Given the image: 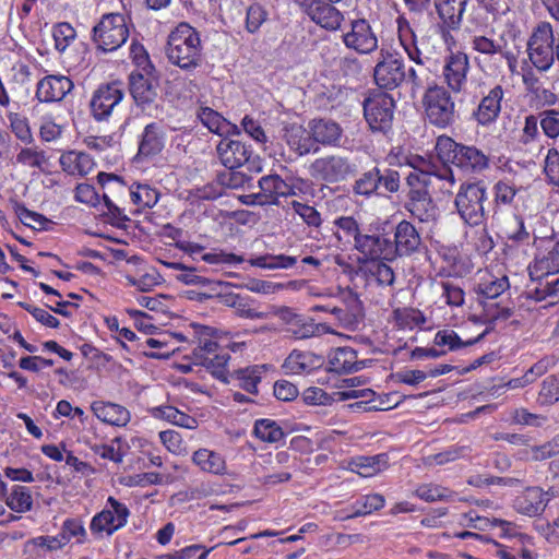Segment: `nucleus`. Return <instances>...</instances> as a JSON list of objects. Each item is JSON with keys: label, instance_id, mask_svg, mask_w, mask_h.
Segmentation results:
<instances>
[{"label": "nucleus", "instance_id": "obj_1", "mask_svg": "<svg viewBox=\"0 0 559 559\" xmlns=\"http://www.w3.org/2000/svg\"><path fill=\"white\" fill-rule=\"evenodd\" d=\"M420 164V167H415L406 177L409 192L405 209L419 222L433 223L439 217V209L430 195L429 188L440 181V190L451 193L456 180L452 168L444 163L432 164L421 159Z\"/></svg>", "mask_w": 559, "mask_h": 559}, {"label": "nucleus", "instance_id": "obj_2", "mask_svg": "<svg viewBox=\"0 0 559 559\" xmlns=\"http://www.w3.org/2000/svg\"><path fill=\"white\" fill-rule=\"evenodd\" d=\"M201 39L189 24L180 23L168 36L166 55L169 61L183 70L201 64Z\"/></svg>", "mask_w": 559, "mask_h": 559}, {"label": "nucleus", "instance_id": "obj_3", "mask_svg": "<svg viewBox=\"0 0 559 559\" xmlns=\"http://www.w3.org/2000/svg\"><path fill=\"white\" fill-rule=\"evenodd\" d=\"M487 199V187L483 180L466 181L461 183L454 197V207L466 225L479 226L487 218V211L484 206Z\"/></svg>", "mask_w": 559, "mask_h": 559}, {"label": "nucleus", "instance_id": "obj_4", "mask_svg": "<svg viewBox=\"0 0 559 559\" xmlns=\"http://www.w3.org/2000/svg\"><path fill=\"white\" fill-rule=\"evenodd\" d=\"M527 53L532 64L538 71H547L556 58V37L549 22H539L527 41Z\"/></svg>", "mask_w": 559, "mask_h": 559}, {"label": "nucleus", "instance_id": "obj_5", "mask_svg": "<svg viewBox=\"0 0 559 559\" xmlns=\"http://www.w3.org/2000/svg\"><path fill=\"white\" fill-rule=\"evenodd\" d=\"M355 171L356 165L348 156L342 154H326L309 165V175L326 183L344 181Z\"/></svg>", "mask_w": 559, "mask_h": 559}, {"label": "nucleus", "instance_id": "obj_6", "mask_svg": "<svg viewBox=\"0 0 559 559\" xmlns=\"http://www.w3.org/2000/svg\"><path fill=\"white\" fill-rule=\"evenodd\" d=\"M424 105L428 121L436 127L447 128L456 119L455 104L442 86L428 88L424 96Z\"/></svg>", "mask_w": 559, "mask_h": 559}, {"label": "nucleus", "instance_id": "obj_7", "mask_svg": "<svg viewBox=\"0 0 559 559\" xmlns=\"http://www.w3.org/2000/svg\"><path fill=\"white\" fill-rule=\"evenodd\" d=\"M129 29L126 19L119 13L105 14L93 28V40L103 51H114L126 43Z\"/></svg>", "mask_w": 559, "mask_h": 559}, {"label": "nucleus", "instance_id": "obj_8", "mask_svg": "<svg viewBox=\"0 0 559 559\" xmlns=\"http://www.w3.org/2000/svg\"><path fill=\"white\" fill-rule=\"evenodd\" d=\"M395 103L391 95L378 92L364 102V115L372 131L391 129Z\"/></svg>", "mask_w": 559, "mask_h": 559}, {"label": "nucleus", "instance_id": "obj_9", "mask_svg": "<svg viewBox=\"0 0 559 559\" xmlns=\"http://www.w3.org/2000/svg\"><path fill=\"white\" fill-rule=\"evenodd\" d=\"M373 78L379 87L394 90L405 82V64L401 58L381 49L373 69Z\"/></svg>", "mask_w": 559, "mask_h": 559}, {"label": "nucleus", "instance_id": "obj_10", "mask_svg": "<svg viewBox=\"0 0 559 559\" xmlns=\"http://www.w3.org/2000/svg\"><path fill=\"white\" fill-rule=\"evenodd\" d=\"M423 247L421 237L416 227L408 221L400 222L394 229V240L389 238L391 261L397 257H409Z\"/></svg>", "mask_w": 559, "mask_h": 559}, {"label": "nucleus", "instance_id": "obj_11", "mask_svg": "<svg viewBox=\"0 0 559 559\" xmlns=\"http://www.w3.org/2000/svg\"><path fill=\"white\" fill-rule=\"evenodd\" d=\"M328 0H302L300 7L307 16L326 31H337L343 21V13Z\"/></svg>", "mask_w": 559, "mask_h": 559}, {"label": "nucleus", "instance_id": "obj_12", "mask_svg": "<svg viewBox=\"0 0 559 559\" xmlns=\"http://www.w3.org/2000/svg\"><path fill=\"white\" fill-rule=\"evenodd\" d=\"M107 503L111 509L103 510L97 513L91 521L90 528L93 533L99 534L105 532L111 535L117 530L123 527L130 515L129 509L123 503L109 497Z\"/></svg>", "mask_w": 559, "mask_h": 559}, {"label": "nucleus", "instance_id": "obj_13", "mask_svg": "<svg viewBox=\"0 0 559 559\" xmlns=\"http://www.w3.org/2000/svg\"><path fill=\"white\" fill-rule=\"evenodd\" d=\"M342 38L348 49L360 55L371 53L378 48V38L365 19L353 20L350 31L344 33Z\"/></svg>", "mask_w": 559, "mask_h": 559}, {"label": "nucleus", "instance_id": "obj_14", "mask_svg": "<svg viewBox=\"0 0 559 559\" xmlns=\"http://www.w3.org/2000/svg\"><path fill=\"white\" fill-rule=\"evenodd\" d=\"M158 86V75L153 66L143 67L142 71L132 72L130 75V93L140 106L155 100Z\"/></svg>", "mask_w": 559, "mask_h": 559}, {"label": "nucleus", "instance_id": "obj_15", "mask_svg": "<svg viewBox=\"0 0 559 559\" xmlns=\"http://www.w3.org/2000/svg\"><path fill=\"white\" fill-rule=\"evenodd\" d=\"M533 281L559 272V241L544 239L538 246L534 264L528 267Z\"/></svg>", "mask_w": 559, "mask_h": 559}, {"label": "nucleus", "instance_id": "obj_16", "mask_svg": "<svg viewBox=\"0 0 559 559\" xmlns=\"http://www.w3.org/2000/svg\"><path fill=\"white\" fill-rule=\"evenodd\" d=\"M123 98V91L119 83L100 85L91 99V110L93 117L98 120H106L114 112L115 108Z\"/></svg>", "mask_w": 559, "mask_h": 559}, {"label": "nucleus", "instance_id": "obj_17", "mask_svg": "<svg viewBox=\"0 0 559 559\" xmlns=\"http://www.w3.org/2000/svg\"><path fill=\"white\" fill-rule=\"evenodd\" d=\"M260 192L248 195L252 204L278 205L281 197L294 195V188L285 182L278 175L263 176L259 180Z\"/></svg>", "mask_w": 559, "mask_h": 559}, {"label": "nucleus", "instance_id": "obj_18", "mask_svg": "<svg viewBox=\"0 0 559 559\" xmlns=\"http://www.w3.org/2000/svg\"><path fill=\"white\" fill-rule=\"evenodd\" d=\"M73 87V82L66 75H46L37 83L36 97L41 103L61 102Z\"/></svg>", "mask_w": 559, "mask_h": 559}, {"label": "nucleus", "instance_id": "obj_19", "mask_svg": "<svg viewBox=\"0 0 559 559\" xmlns=\"http://www.w3.org/2000/svg\"><path fill=\"white\" fill-rule=\"evenodd\" d=\"M216 152L221 163L228 169H236L250 163L252 151L239 140L223 138Z\"/></svg>", "mask_w": 559, "mask_h": 559}, {"label": "nucleus", "instance_id": "obj_20", "mask_svg": "<svg viewBox=\"0 0 559 559\" xmlns=\"http://www.w3.org/2000/svg\"><path fill=\"white\" fill-rule=\"evenodd\" d=\"M308 128L314 143L334 147L342 145L343 129L337 122L331 119H312Z\"/></svg>", "mask_w": 559, "mask_h": 559}, {"label": "nucleus", "instance_id": "obj_21", "mask_svg": "<svg viewBox=\"0 0 559 559\" xmlns=\"http://www.w3.org/2000/svg\"><path fill=\"white\" fill-rule=\"evenodd\" d=\"M469 69L468 57L463 52L452 53L445 61L443 76L448 86L455 93L463 90Z\"/></svg>", "mask_w": 559, "mask_h": 559}, {"label": "nucleus", "instance_id": "obj_22", "mask_svg": "<svg viewBox=\"0 0 559 559\" xmlns=\"http://www.w3.org/2000/svg\"><path fill=\"white\" fill-rule=\"evenodd\" d=\"M468 2L469 0H433L442 27L448 31H457Z\"/></svg>", "mask_w": 559, "mask_h": 559}, {"label": "nucleus", "instance_id": "obj_23", "mask_svg": "<svg viewBox=\"0 0 559 559\" xmlns=\"http://www.w3.org/2000/svg\"><path fill=\"white\" fill-rule=\"evenodd\" d=\"M452 164L472 174H479L489 167V157L475 146L462 145L452 156Z\"/></svg>", "mask_w": 559, "mask_h": 559}, {"label": "nucleus", "instance_id": "obj_24", "mask_svg": "<svg viewBox=\"0 0 559 559\" xmlns=\"http://www.w3.org/2000/svg\"><path fill=\"white\" fill-rule=\"evenodd\" d=\"M354 248L372 261L379 259L391 261L389 237L386 235H369L361 233L354 243Z\"/></svg>", "mask_w": 559, "mask_h": 559}, {"label": "nucleus", "instance_id": "obj_25", "mask_svg": "<svg viewBox=\"0 0 559 559\" xmlns=\"http://www.w3.org/2000/svg\"><path fill=\"white\" fill-rule=\"evenodd\" d=\"M502 98L503 88L496 85L489 91L488 95L483 97L477 109L473 112L476 121L481 126L493 122L500 114Z\"/></svg>", "mask_w": 559, "mask_h": 559}, {"label": "nucleus", "instance_id": "obj_26", "mask_svg": "<svg viewBox=\"0 0 559 559\" xmlns=\"http://www.w3.org/2000/svg\"><path fill=\"white\" fill-rule=\"evenodd\" d=\"M323 364L321 356L312 352L294 349L285 359L283 368L287 373L302 374L319 369Z\"/></svg>", "mask_w": 559, "mask_h": 559}, {"label": "nucleus", "instance_id": "obj_27", "mask_svg": "<svg viewBox=\"0 0 559 559\" xmlns=\"http://www.w3.org/2000/svg\"><path fill=\"white\" fill-rule=\"evenodd\" d=\"M91 408L99 420L108 425L123 427L131 419L130 412L119 404L96 401L92 403Z\"/></svg>", "mask_w": 559, "mask_h": 559}, {"label": "nucleus", "instance_id": "obj_28", "mask_svg": "<svg viewBox=\"0 0 559 559\" xmlns=\"http://www.w3.org/2000/svg\"><path fill=\"white\" fill-rule=\"evenodd\" d=\"M547 502V492L539 487H531L515 500V509L522 514L536 516L545 510Z\"/></svg>", "mask_w": 559, "mask_h": 559}, {"label": "nucleus", "instance_id": "obj_29", "mask_svg": "<svg viewBox=\"0 0 559 559\" xmlns=\"http://www.w3.org/2000/svg\"><path fill=\"white\" fill-rule=\"evenodd\" d=\"M1 489L4 495L5 504L16 513H25L33 508V497L31 490L21 485H14L7 490L5 484L1 483Z\"/></svg>", "mask_w": 559, "mask_h": 559}, {"label": "nucleus", "instance_id": "obj_30", "mask_svg": "<svg viewBox=\"0 0 559 559\" xmlns=\"http://www.w3.org/2000/svg\"><path fill=\"white\" fill-rule=\"evenodd\" d=\"M252 301L249 297L239 294L230 293L222 296V304L233 308L238 317L250 320L266 319L269 314L253 308Z\"/></svg>", "mask_w": 559, "mask_h": 559}, {"label": "nucleus", "instance_id": "obj_31", "mask_svg": "<svg viewBox=\"0 0 559 559\" xmlns=\"http://www.w3.org/2000/svg\"><path fill=\"white\" fill-rule=\"evenodd\" d=\"M389 466V455L380 453L372 456H358L350 462V469L362 477H371Z\"/></svg>", "mask_w": 559, "mask_h": 559}, {"label": "nucleus", "instance_id": "obj_32", "mask_svg": "<svg viewBox=\"0 0 559 559\" xmlns=\"http://www.w3.org/2000/svg\"><path fill=\"white\" fill-rule=\"evenodd\" d=\"M330 370L336 373H350L360 369L357 353L350 347H338L329 359Z\"/></svg>", "mask_w": 559, "mask_h": 559}, {"label": "nucleus", "instance_id": "obj_33", "mask_svg": "<svg viewBox=\"0 0 559 559\" xmlns=\"http://www.w3.org/2000/svg\"><path fill=\"white\" fill-rule=\"evenodd\" d=\"M164 147V138L162 128L153 122L144 128L142 140L139 145V155L154 156L162 152Z\"/></svg>", "mask_w": 559, "mask_h": 559}, {"label": "nucleus", "instance_id": "obj_34", "mask_svg": "<svg viewBox=\"0 0 559 559\" xmlns=\"http://www.w3.org/2000/svg\"><path fill=\"white\" fill-rule=\"evenodd\" d=\"M151 415L154 418L164 419L173 425L187 428V429H197L198 420L190 415L180 412L174 406L170 405H162L158 407H154L150 411Z\"/></svg>", "mask_w": 559, "mask_h": 559}, {"label": "nucleus", "instance_id": "obj_35", "mask_svg": "<svg viewBox=\"0 0 559 559\" xmlns=\"http://www.w3.org/2000/svg\"><path fill=\"white\" fill-rule=\"evenodd\" d=\"M192 461L203 472L223 475L226 472V463L224 457L214 451L209 449H199L192 455Z\"/></svg>", "mask_w": 559, "mask_h": 559}, {"label": "nucleus", "instance_id": "obj_36", "mask_svg": "<svg viewBox=\"0 0 559 559\" xmlns=\"http://www.w3.org/2000/svg\"><path fill=\"white\" fill-rule=\"evenodd\" d=\"M60 165L69 175L84 176L92 169V159L82 152L69 151L60 156Z\"/></svg>", "mask_w": 559, "mask_h": 559}, {"label": "nucleus", "instance_id": "obj_37", "mask_svg": "<svg viewBox=\"0 0 559 559\" xmlns=\"http://www.w3.org/2000/svg\"><path fill=\"white\" fill-rule=\"evenodd\" d=\"M264 366H251L235 370L230 378L238 382V385L251 394H258V384L261 382Z\"/></svg>", "mask_w": 559, "mask_h": 559}, {"label": "nucleus", "instance_id": "obj_38", "mask_svg": "<svg viewBox=\"0 0 559 559\" xmlns=\"http://www.w3.org/2000/svg\"><path fill=\"white\" fill-rule=\"evenodd\" d=\"M305 132L301 127L293 126L287 128L285 133L287 144L300 156L319 151V146L311 141V138L305 136Z\"/></svg>", "mask_w": 559, "mask_h": 559}, {"label": "nucleus", "instance_id": "obj_39", "mask_svg": "<svg viewBox=\"0 0 559 559\" xmlns=\"http://www.w3.org/2000/svg\"><path fill=\"white\" fill-rule=\"evenodd\" d=\"M472 48L485 56L493 57L496 55H500L504 57L507 60L513 59V55L510 51H506V43L496 41L492 38L487 36L477 35L472 38L471 41Z\"/></svg>", "mask_w": 559, "mask_h": 559}, {"label": "nucleus", "instance_id": "obj_40", "mask_svg": "<svg viewBox=\"0 0 559 559\" xmlns=\"http://www.w3.org/2000/svg\"><path fill=\"white\" fill-rule=\"evenodd\" d=\"M379 168L373 167L372 169L365 171L353 185V192L356 195L369 198L373 194L380 195L379 192Z\"/></svg>", "mask_w": 559, "mask_h": 559}, {"label": "nucleus", "instance_id": "obj_41", "mask_svg": "<svg viewBox=\"0 0 559 559\" xmlns=\"http://www.w3.org/2000/svg\"><path fill=\"white\" fill-rule=\"evenodd\" d=\"M490 329L491 328H487L486 331L477 338L468 341H462L453 330H441L438 331L435 335V344L437 346H448L449 350H457L460 348L474 345L476 342L483 338V336L488 333Z\"/></svg>", "mask_w": 559, "mask_h": 559}, {"label": "nucleus", "instance_id": "obj_42", "mask_svg": "<svg viewBox=\"0 0 559 559\" xmlns=\"http://www.w3.org/2000/svg\"><path fill=\"white\" fill-rule=\"evenodd\" d=\"M384 507V498L380 493L367 495L364 496L360 500H357L353 506V513L343 518L355 519L358 516H364L370 514L373 511H378Z\"/></svg>", "mask_w": 559, "mask_h": 559}, {"label": "nucleus", "instance_id": "obj_43", "mask_svg": "<svg viewBox=\"0 0 559 559\" xmlns=\"http://www.w3.org/2000/svg\"><path fill=\"white\" fill-rule=\"evenodd\" d=\"M229 358L228 353L221 350L212 356L207 355V357H204L199 365L204 366L215 378L228 383L227 362Z\"/></svg>", "mask_w": 559, "mask_h": 559}, {"label": "nucleus", "instance_id": "obj_44", "mask_svg": "<svg viewBox=\"0 0 559 559\" xmlns=\"http://www.w3.org/2000/svg\"><path fill=\"white\" fill-rule=\"evenodd\" d=\"M198 118L213 133L223 134L229 130L228 121L210 107H201Z\"/></svg>", "mask_w": 559, "mask_h": 559}, {"label": "nucleus", "instance_id": "obj_45", "mask_svg": "<svg viewBox=\"0 0 559 559\" xmlns=\"http://www.w3.org/2000/svg\"><path fill=\"white\" fill-rule=\"evenodd\" d=\"M483 310L484 320L489 325L506 322L513 314V307L509 305H501L496 301H485Z\"/></svg>", "mask_w": 559, "mask_h": 559}, {"label": "nucleus", "instance_id": "obj_46", "mask_svg": "<svg viewBox=\"0 0 559 559\" xmlns=\"http://www.w3.org/2000/svg\"><path fill=\"white\" fill-rule=\"evenodd\" d=\"M296 262V257L285 254H264L250 260L251 265L269 270L289 269L295 265Z\"/></svg>", "mask_w": 559, "mask_h": 559}, {"label": "nucleus", "instance_id": "obj_47", "mask_svg": "<svg viewBox=\"0 0 559 559\" xmlns=\"http://www.w3.org/2000/svg\"><path fill=\"white\" fill-rule=\"evenodd\" d=\"M471 448L467 445H451L444 451L427 456L426 464L428 465H443L454 462L459 459L465 457L469 454Z\"/></svg>", "mask_w": 559, "mask_h": 559}, {"label": "nucleus", "instance_id": "obj_48", "mask_svg": "<svg viewBox=\"0 0 559 559\" xmlns=\"http://www.w3.org/2000/svg\"><path fill=\"white\" fill-rule=\"evenodd\" d=\"M415 495L427 502H435L439 500L452 501L455 493L439 485L424 484L416 489Z\"/></svg>", "mask_w": 559, "mask_h": 559}, {"label": "nucleus", "instance_id": "obj_49", "mask_svg": "<svg viewBox=\"0 0 559 559\" xmlns=\"http://www.w3.org/2000/svg\"><path fill=\"white\" fill-rule=\"evenodd\" d=\"M13 207L21 223L27 227L40 230L45 229L46 225L49 223V219L44 215L28 210L22 203L15 202Z\"/></svg>", "mask_w": 559, "mask_h": 559}, {"label": "nucleus", "instance_id": "obj_50", "mask_svg": "<svg viewBox=\"0 0 559 559\" xmlns=\"http://www.w3.org/2000/svg\"><path fill=\"white\" fill-rule=\"evenodd\" d=\"M510 287L508 276L484 281L478 285L477 293L483 295L487 301H495L502 293Z\"/></svg>", "mask_w": 559, "mask_h": 559}, {"label": "nucleus", "instance_id": "obj_51", "mask_svg": "<svg viewBox=\"0 0 559 559\" xmlns=\"http://www.w3.org/2000/svg\"><path fill=\"white\" fill-rule=\"evenodd\" d=\"M254 433L259 439L266 442H277L284 437L282 428L271 419L257 420Z\"/></svg>", "mask_w": 559, "mask_h": 559}, {"label": "nucleus", "instance_id": "obj_52", "mask_svg": "<svg viewBox=\"0 0 559 559\" xmlns=\"http://www.w3.org/2000/svg\"><path fill=\"white\" fill-rule=\"evenodd\" d=\"M129 194L134 204L143 207H153L158 201V192L148 185H138Z\"/></svg>", "mask_w": 559, "mask_h": 559}, {"label": "nucleus", "instance_id": "obj_53", "mask_svg": "<svg viewBox=\"0 0 559 559\" xmlns=\"http://www.w3.org/2000/svg\"><path fill=\"white\" fill-rule=\"evenodd\" d=\"M340 306L347 311L353 319H357L360 323L365 317L364 306L358 295L349 289L342 292Z\"/></svg>", "mask_w": 559, "mask_h": 559}, {"label": "nucleus", "instance_id": "obj_54", "mask_svg": "<svg viewBox=\"0 0 559 559\" xmlns=\"http://www.w3.org/2000/svg\"><path fill=\"white\" fill-rule=\"evenodd\" d=\"M367 272L379 285L391 286L394 283V272L391 266L379 260L367 265Z\"/></svg>", "mask_w": 559, "mask_h": 559}, {"label": "nucleus", "instance_id": "obj_55", "mask_svg": "<svg viewBox=\"0 0 559 559\" xmlns=\"http://www.w3.org/2000/svg\"><path fill=\"white\" fill-rule=\"evenodd\" d=\"M319 328L317 323L311 320H305L301 316L292 326L286 329V332L296 340H306L318 335Z\"/></svg>", "mask_w": 559, "mask_h": 559}, {"label": "nucleus", "instance_id": "obj_56", "mask_svg": "<svg viewBox=\"0 0 559 559\" xmlns=\"http://www.w3.org/2000/svg\"><path fill=\"white\" fill-rule=\"evenodd\" d=\"M294 212L307 224L309 227H320L322 224L321 214L313 207L299 201H292L290 203Z\"/></svg>", "mask_w": 559, "mask_h": 559}, {"label": "nucleus", "instance_id": "obj_57", "mask_svg": "<svg viewBox=\"0 0 559 559\" xmlns=\"http://www.w3.org/2000/svg\"><path fill=\"white\" fill-rule=\"evenodd\" d=\"M75 29L67 22L57 24L53 27L52 36L57 50L64 51L75 38Z\"/></svg>", "mask_w": 559, "mask_h": 559}, {"label": "nucleus", "instance_id": "obj_58", "mask_svg": "<svg viewBox=\"0 0 559 559\" xmlns=\"http://www.w3.org/2000/svg\"><path fill=\"white\" fill-rule=\"evenodd\" d=\"M16 162L24 166L33 168H43L47 163V157L44 151H38L33 147H25L16 155Z\"/></svg>", "mask_w": 559, "mask_h": 559}, {"label": "nucleus", "instance_id": "obj_59", "mask_svg": "<svg viewBox=\"0 0 559 559\" xmlns=\"http://www.w3.org/2000/svg\"><path fill=\"white\" fill-rule=\"evenodd\" d=\"M539 126L548 138H557L559 135V112L552 109L540 112Z\"/></svg>", "mask_w": 559, "mask_h": 559}, {"label": "nucleus", "instance_id": "obj_60", "mask_svg": "<svg viewBox=\"0 0 559 559\" xmlns=\"http://www.w3.org/2000/svg\"><path fill=\"white\" fill-rule=\"evenodd\" d=\"M267 13L258 3L251 4L247 9L246 28L249 33H255L260 26L266 21Z\"/></svg>", "mask_w": 559, "mask_h": 559}, {"label": "nucleus", "instance_id": "obj_61", "mask_svg": "<svg viewBox=\"0 0 559 559\" xmlns=\"http://www.w3.org/2000/svg\"><path fill=\"white\" fill-rule=\"evenodd\" d=\"M559 400V381L556 377H547L539 391V401L542 404H554Z\"/></svg>", "mask_w": 559, "mask_h": 559}, {"label": "nucleus", "instance_id": "obj_62", "mask_svg": "<svg viewBox=\"0 0 559 559\" xmlns=\"http://www.w3.org/2000/svg\"><path fill=\"white\" fill-rule=\"evenodd\" d=\"M442 297L445 298V302L452 307H459L464 304V290L451 281L441 283Z\"/></svg>", "mask_w": 559, "mask_h": 559}, {"label": "nucleus", "instance_id": "obj_63", "mask_svg": "<svg viewBox=\"0 0 559 559\" xmlns=\"http://www.w3.org/2000/svg\"><path fill=\"white\" fill-rule=\"evenodd\" d=\"M534 297L537 300H545L549 298L550 304L559 301V278L546 282L545 284L540 283L534 292Z\"/></svg>", "mask_w": 559, "mask_h": 559}, {"label": "nucleus", "instance_id": "obj_64", "mask_svg": "<svg viewBox=\"0 0 559 559\" xmlns=\"http://www.w3.org/2000/svg\"><path fill=\"white\" fill-rule=\"evenodd\" d=\"M545 174L550 183L559 188V153L556 150H549L545 160Z\"/></svg>", "mask_w": 559, "mask_h": 559}]
</instances>
